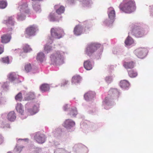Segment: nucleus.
<instances>
[{"mask_svg": "<svg viewBox=\"0 0 153 153\" xmlns=\"http://www.w3.org/2000/svg\"><path fill=\"white\" fill-rule=\"evenodd\" d=\"M67 53L62 51H57L51 55L50 58L51 63L53 65H58L64 63V55Z\"/></svg>", "mask_w": 153, "mask_h": 153, "instance_id": "f257e3e1", "label": "nucleus"}, {"mask_svg": "<svg viewBox=\"0 0 153 153\" xmlns=\"http://www.w3.org/2000/svg\"><path fill=\"white\" fill-rule=\"evenodd\" d=\"M120 10L126 13H131L136 9L134 1L132 0H124L119 6Z\"/></svg>", "mask_w": 153, "mask_h": 153, "instance_id": "f03ea898", "label": "nucleus"}, {"mask_svg": "<svg viewBox=\"0 0 153 153\" xmlns=\"http://www.w3.org/2000/svg\"><path fill=\"white\" fill-rule=\"evenodd\" d=\"M100 46V44L91 43L87 45L85 50V53L87 56H92L97 49Z\"/></svg>", "mask_w": 153, "mask_h": 153, "instance_id": "7ed1b4c3", "label": "nucleus"}, {"mask_svg": "<svg viewBox=\"0 0 153 153\" xmlns=\"http://www.w3.org/2000/svg\"><path fill=\"white\" fill-rule=\"evenodd\" d=\"M51 37L50 39L51 38L53 40V38L59 39L65 35L63 29L59 27L52 28L51 29Z\"/></svg>", "mask_w": 153, "mask_h": 153, "instance_id": "20e7f679", "label": "nucleus"}, {"mask_svg": "<svg viewBox=\"0 0 153 153\" xmlns=\"http://www.w3.org/2000/svg\"><path fill=\"white\" fill-rule=\"evenodd\" d=\"M39 105L38 102H28L25 105V107L30 114L33 115L38 112Z\"/></svg>", "mask_w": 153, "mask_h": 153, "instance_id": "39448f33", "label": "nucleus"}, {"mask_svg": "<svg viewBox=\"0 0 153 153\" xmlns=\"http://www.w3.org/2000/svg\"><path fill=\"white\" fill-rule=\"evenodd\" d=\"M108 13L109 18L110 19V21L108 23L106 22L108 21V20H105L103 21V23L104 25L109 26L112 25L115 19V13L114 8L112 7L109 8L108 10Z\"/></svg>", "mask_w": 153, "mask_h": 153, "instance_id": "423d86ee", "label": "nucleus"}, {"mask_svg": "<svg viewBox=\"0 0 153 153\" xmlns=\"http://www.w3.org/2000/svg\"><path fill=\"white\" fill-rule=\"evenodd\" d=\"M38 30L37 26L36 25H33L27 27L25 30V34L29 37L34 36Z\"/></svg>", "mask_w": 153, "mask_h": 153, "instance_id": "0eeeda50", "label": "nucleus"}, {"mask_svg": "<svg viewBox=\"0 0 153 153\" xmlns=\"http://www.w3.org/2000/svg\"><path fill=\"white\" fill-rule=\"evenodd\" d=\"M148 52L147 49L145 48H140L136 49L134 51V53L139 58H143Z\"/></svg>", "mask_w": 153, "mask_h": 153, "instance_id": "6e6552de", "label": "nucleus"}, {"mask_svg": "<svg viewBox=\"0 0 153 153\" xmlns=\"http://www.w3.org/2000/svg\"><path fill=\"white\" fill-rule=\"evenodd\" d=\"M131 33L137 37H140L144 35V32L142 28L135 26L132 29Z\"/></svg>", "mask_w": 153, "mask_h": 153, "instance_id": "1a4fd4ad", "label": "nucleus"}, {"mask_svg": "<svg viewBox=\"0 0 153 153\" xmlns=\"http://www.w3.org/2000/svg\"><path fill=\"white\" fill-rule=\"evenodd\" d=\"M75 125V122L70 119L65 120L62 124L63 126L70 131L73 130L72 128L74 127Z\"/></svg>", "mask_w": 153, "mask_h": 153, "instance_id": "9d476101", "label": "nucleus"}, {"mask_svg": "<svg viewBox=\"0 0 153 153\" xmlns=\"http://www.w3.org/2000/svg\"><path fill=\"white\" fill-rule=\"evenodd\" d=\"M3 23L9 27L7 29V31L8 32L10 33L13 30L12 26L14 25L15 23L14 17L13 16L9 17L7 19L4 21Z\"/></svg>", "mask_w": 153, "mask_h": 153, "instance_id": "9b49d317", "label": "nucleus"}, {"mask_svg": "<svg viewBox=\"0 0 153 153\" xmlns=\"http://www.w3.org/2000/svg\"><path fill=\"white\" fill-rule=\"evenodd\" d=\"M85 31L83 26L79 25H76L74 30V33L75 35L78 36L83 33Z\"/></svg>", "mask_w": 153, "mask_h": 153, "instance_id": "f8f14e48", "label": "nucleus"}, {"mask_svg": "<svg viewBox=\"0 0 153 153\" xmlns=\"http://www.w3.org/2000/svg\"><path fill=\"white\" fill-rule=\"evenodd\" d=\"M34 139L37 143H44L45 140V135L39 132H37L35 134Z\"/></svg>", "mask_w": 153, "mask_h": 153, "instance_id": "ddd939ff", "label": "nucleus"}, {"mask_svg": "<svg viewBox=\"0 0 153 153\" xmlns=\"http://www.w3.org/2000/svg\"><path fill=\"white\" fill-rule=\"evenodd\" d=\"M110 96H108L105 97V100L103 102V105L106 109H108L110 108V106L114 104V103L111 100Z\"/></svg>", "mask_w": 153, "mask_h": 153, "instance_id": "4468645a", "label": "nucleus"}, {"mask_svg": "<svg viewBox=\"0 0 153 153\" xmlns=\"http://www.w3.org/2000/svg\"><path fill=\"white\" fill-rule=\"evenodd\" d=\"M50 41L49 43H47L45 46L44 49L45 51L47 53H49L52 51L53 48H55L54 45L52 44L53 39L51 38L50 39Z\"/></svg>", "mask_w": 153, "mask_h": 153, "instance_id": "2eb2a0df", "label": "nucleus"}, {"mask_svg": "<svg viewBox=\"0 0 153 153\" xmlns=\"http://www.w3.org/2000/svg\"><path fill=\"white\" fill-rule=\"evenodd\" d=\"M95 94L94 92L88 91L84 94V99L87 101H91L94 98Z\"/></svg>", "mask_w": 153, "mask_h": 153, "instance_id": "dca6fc26", "label": "nucleus"}, {"mask_svg": "<svg viewBox=\"0 0 153 153\" xmlns=\"http://www.w3.org/2000/svg\"><path fill=\"white\" fill-rule=\"evenodd\" d=\"M19 12L27 13L29 12V10L28 8L27 3L25 2L21 4L19 7Z\"/></svg>", "mask_w": 153, "mask_h": 153, "instance_id": "f3484780", "label": "nucleus"}, {"mask_svg": "<svg viewBox=\"0 0 153 153\" xmlns=\"http://www.w3.org/2000/svg\"><path fill=\"white\" fill-rule=\"evenodd\" d=\"M80 4L84 7H91L93 3L91 0H79Z\"/></svg>", "mask_w": 153, "mask_h": 153, "instance_id": "a211bd4d", "label": "nucleus"}, {"mask_svg": "<svg viewBox=\"0 0 153 153\" xmlns=\"http://www.w3.org/2000/svg\"><path fill=\"white\" fill-rule=\"evenodd\" d=\"M9 79L12 81H16L18 82L19 79V76L14 72H12L9 74L8 75Z\"/></svg>", "mask_w": 153, "mask_h": 153, "instance_id": "6ab92c4d", "label": "nucleus"}, {"mask_svg": "<svg viewBox=\"0 0 153 153\" xmlns=\"http://www.w3.org/2000/svg\"><path fill=\"white\" fill-rule=\"evenodd\" d=\"M84 66L86 70H90L92 68L93 65L89 60H88L84 61Z\"/></svg>", "mask_w": 153, "mask_h": 153, "instance_id": "aec40b11", "label": "nucleus"}, {"mask_svg": "<svg viewBox=\"0 0 153 153\" xmlns=\"http://www.w3.org/2000/svg\"><path fill=\"white\" fill-rule=\"evenodd\" d=\"M1 42L4 43H7L9 42L11 39V36L10 34H6L4 35L1 37Z\"/></svg>", "mask_w": 153, "mask_h": 153, "instance_id": "412c9836", "label": "nucleus"}, {"mask_svg": "<svg viewBox=\"0 0 153 153\" xmlns=\"http://www.w3.org/2000/svg\"><path fill=\"white\" fill-rule=\"evenodd\" d=\"M16 118V114L14 111L9 112L7 116V118L10 121H14Z\"/></svg>", "mask_w": 153, "mask_h": 153, "instance_id": "4be33fe9", "label": "nucleus"}, {"mask_svg": "<svg viewBox=\"0 0 153 153\" xmlns=\"http://www.w3.org/2000/svg\"><path fill=\"white\" fill-rule=\"evenodd\" d=\"M16 109L18 113H19L22 116L24 115V109L23 106L20 103L17 104L16 106Z\"/></svg>", "mask_w": 153, "mask_h": 153, "instance_id": "5701e85b", "label": "nucleus"}, {"mask_svg": "<svg viewBox=\"0 0 153 153\" xmlns=\"http://www.w3.org/2000/svg\"><path fill=\"white\" fill-rule=\"evenodd\" d=\"M120 86L123 89H127L129 86V83L128 81L126 80H121L120 82Z\"/></svg>", "mask_w": 153, "mask_h": 153, "instance_id": "b1692460", "label": "nucleus"}, {"mask_svg": "<svg viewBox=\"0 0 153 153\" xmlns=\"http://www.w3.org/2000/svg\"><path fill=\"white\" fill-rule=\"evenodd\" d=\"M35 98L34 93L33 92H30L27 94L26 96L24 98V100L28 101L33 100Z\"/></svg>", "mask_w": 153, "mask_h": 153, "instance_id": "393cba45", "label": "nucleus"}, {"mask_svg": "<svg viewBox=\"0 0 153 153\" xmlns=\"http://www.w3.org/2000/svg\"><path fill=\"white\" fill-rule=\"evenodd\" d=\"M87 148L85 146L80 145L78 146L76 151L77 153H86L87 152Z\"/></svg>", "mask_w": 153, "mask_h": 153, "instance_id": "a878e982", "label": "nucleus"}, {"mask_svg": "<svg viewBox=\"0 0 153 153\" xmlns=\"http://www.w3.org/2000/svg\"><path fill=\"white\" fill-rule=\"evenodd\" d=\"M33 9L37 13H40L41 11L40 5L37 2H32Z\"/></svg>", "mask_w": 153, "mask_h": 153, "instance_id": "bb28decb", "label": "nucleus"}, {"mask_svg": "<svg viewBox=\"0 0 153 153\" xmlns=\"http://www.w3.org/2000/svg\"><path fill=\"white\" fill-rule=\"evenodd\" d=\"M81 80V78L79 76H75L72 77V83L73 84L77 85L80 82Z\"/></svg>", "mask_w": 153, "mask_h": 153, "instance_id": "cd10ccee", "label": "nucleus"}, {"mask_svg": "<svg viewBox=\"0 0 153 153\" xmlns=\"http://www.w3.org/2000/svg\"><path fill=\"white\" fill-rule=\"evenodd\" d=\"M36 58L37 61L41 62H43L45 59V56L44 54L42 52L38 53Z\"/></svg>", "mask_w": 153, "mask_h": 153, "instance_id": "c85d7f7f", "label": "nucleus"}, {"mask_svg": "<svg viewBox=\"0 0 153 153\" xmlns=\"http://www.w3.org/2000/svg\"><path fill=\"white\" fill-rule=\"evenodd\" d=\"M55 9H56V12L58 14H60L63 13L65 10L64 7L60 6L59 5H56L54 6Z\"/></svg>", "mask_w": 153, "mask_h": 153, "instance_id": "c756f323", "label": "nucleus"}, {"mask_svg": "<svg viewBox=\"0 0 153 153\" xmlns=\"http://www.w3.org/2000/svg\"><path fill=\"white\" fill-rule=\"evenodd\" d=\"M25 13L19 12L17 14L16 18L19 21H22L24 20L25 18Z\"/></svg>", "mask_w": 153, "mask_h": 153, "instance_id": "7c9ffc66", "label": "nucleus"}, {"mask_svg": "<svg viewBox=\"0 0 153 153\" xmlns=\"http://www.w3.org/2000/svg\"><path fill=\"white\" fill-rule=\"evenodd\" d=\"M109 93L111 94V96L117 97L119 94V92L116 88H111L109 91Z\"/></svg>", "mask_w": 153, "mask_h": 153, "instance_id": "2f4dec72", "label": "nucleus"}, {"mask_svg": "<svg viewBox=\"0 0 153 153\" xmlns=\"http://www.w3.org/2000/svg\"><path fill=\"white\" fill-rule=\"evenodd\" d=\"M69 114L71 117H74L77 114L78 112L76 108L73 107L69 109Z\"/></svg>", "mask_w": 153, "mask_h": 153, "instance_id": "473e14b6", "label": "nucleus"}, {"mask_svg": "<svg viewBox=\"0 0 153 153\" xmlns=\"http://www.w3.org/2000/svg\"><path fill=\"white\" fill-rule=\"evenodd\" d=\"M40 88L42 92H44L48 91L49 90L50 87L48 84H44L40 86Z\"/></svg>", "mask_w": 153, "mask_h": 153, "instance_id": "72a5a7b5", "label": "nucleus"}, {"mask_svg": "<svg viewBox=\"0 0 153 153\" xmlns=\"http://www.w3.org/2000/svg\"><path fill=\"white\" fill-rule=\"evenodd\" d=\"M48 19L51 21H59L60 20L59 19L57 18L55 13H50L48 17Z\"/></svg>", "mask_w": 153, "mask_h": 153, "instance_id": "f704fd0d", "label": "nucleus"}, {"mask_svg": "<svg viewBox=\"0 0 153 153\" xmlns=\"http://www.w3.org/2000/svg\"><path fill=\"white\" fill-rule=\"evenodd\" d=\"M134 41L133 39L130 36H128L126 39L125 43L126 45L129 46L133 44Z\"/></svg>", "mask_w": 153, "mask_h": 153, "instance_id": "c9c22d12", "label": "nucleus"}, {"mask_svg": "<svg viewBox=\"0 0 153 153\" xmlns=\"http://www.w3.org/2000/svg\"><path fill=\"white\" fill-rule=\"evenodd\" d=\"M123 66L126 69L132 68L134 67V64L132 61L129 62H125L123 64Z\"/></svg>", "mask_w": 153, "mask_h": 153, "instance_id": "e433bc0d", "label": "nucleus"}, {"mask_svg": "<svg viewBox=\"0 0 153 153\" xmlns=\"http://www.w3.org/2000/svg\"><path fill=\"white\" fill-rule=\"evenodd\" d=\"M65 148H58L54 151V153H70Z\"/></svg>", "mask_w": 153, "mask_h": 153, "instance_id": "4c0bfd02", "label": "nucleus"}, {"mask_svg": "<svg viewBox=\"0 0 153 153\" xmlns=\"http://www.w3.org/2000/svg\"><path fill=\"white\" fill-rule=\"evenodd\" d=\"M114 77L113 76H107L105 77V80L107 83H110L112 81Z\"/></svg>", "mask_w": 153, "mask_h": 153, "instance_id": "58836bf2", "label": "nucleus"}, {"mask_svg": "<svg viewBox=\"0 0 153 153\" xmlns=\"http://www.w3.org/2000/svg\"><path fill=\"white\" fill-rule=\"evenodd\" d=\"M23 50L24 52L25 53L30 52L32 51L31 48L27 44L24 45L23 47Z\"/></svg>", "mask_w": 153, "mask_h": 153, "instance_id": "ea45409f", "label": "nucleus"}, {"mask_svg": "<svg viewBox=\"0 0 153 153\" xmlns=\"http://www.w3.org/2000/svg\"><path fill=\"white\" fill-rule=\"evenodd\" d=\"M23 99V97L21 92H19L15 96V100L18 101L20 102Z\"/></svg>", "mask_w": 153, "mask_h": 153, "instance_id": "a19ab883", "label": "nucleus"}, {"mask_svg": "<svg viewBox=\"0 0 153 153\" xmlns=\"http://www.w3.org/2000/svg\"><path fill=\"white\" fill-rule=\"evenodd\" d=\"M128 74L129 76L131 78L135 77L137 75V72L133 70H131L128 71Z\"/></svg>", "mask_w": 153, "mask_h": 153, "instance_id": "79ce46f5", "label": "nucleus"}, {"mask_svg": "<svg viewBox=\"0 0 153 153\" xmlns=\"http://www.w3.org/2000/svg\"><path fill=\"white\" fill-rule=\"evenodd\" d=\"M7 5V2L5 0L0 1V8L4 9Z\"/></svg>", "mask_w": 153, "mask_h": 153, "instance_id": "37998d69", "label": "nucleus"}, {"mask_svg": "<svg viewBox=\"0 0 153 153\" xmlns=\"http://www.w3.org/2000/svg\"><path fill=\"white\" fill-rule=\"evenodd\" d=\"M9 86V83L7 82H6L2 83L1 87L5 90L8 89Z\"/></svg>", "mask_w": 153, "mask_h": 153, "instance_id": "c03bdc74", "label": "nucleus"}, {"mask_svg": "<svg viewBox=\"0 0 153 153\" xmlns=\"http://www.w3.org/2000/svg\"><path fill=\"white\" fill-rule=\"evenodd\" d=\"M1 61L4 63L8 64L9 63L8 57H6L2 58L1 60Z\"/></svg>", "mask_w": 153, "mask_h": 153, "instance_id": "a18cd8bd", "label": "nucleus"}, {"mask_svg": "<svg viewBox=\"0 0 153 153\" xmlns=\"http://www.w3.org/2000/svg\"><path fill=\"white\" fill-rule=\"evenodd\" d=\"M25 69L27 72L30 71L31 69V67L30 64H28L25 65Z\"/></svg>", "mask_w": 153, "mask_h": 153, "instance_id": "49530a36", "label": "nucleus"}, {"mask_svg": "<svg viewBox=\"0 0 153 153\" xmlns=\"http://www.w3.org/2000/svg\"><path fill=\"white\" fill-rule=\"evenodd\" d=\"M22 148L23 147L21 146H17L15 149V150L17 153H20L22 151Z\"/></svg>", "mask_w": 153, "mask_h": 153, "instance_id": "de8ad7c7", "label": "nucleus"}, {"mask_svg": "<svg viewBox=\"0 0 153 153\" xmlns=\"http://www.w3.org/2000/svg\"><path fill=\"white\" fill-rule=\"evenodd\" d=\"M150 15L151 16L153 17V5H152L151 7Z\"/></svg>", "mask_w": 153, "mask_h": 153, "instance_id": "09e8293b", "label": "nucleus"}, {"mask_svg": "<svg viewBox=\"0 0 153 153\" xmlns=\"http://www.w3.org/2000/svg\"><path fill=\"white\" fill-rule=\"evenodd\" d=\"M68 81L67 80H65L63 81V82L61 84V86H64L68 84Z\"/></svg>", "mask_w": 153, "mask_h": 153, "instance_id": "8fccbe9b", "label": "nucleus"}, {"mask_svg": "<svg viewBox=\"0 0 153 153\" xmlns=\"http://www.w3.org/2000/svg\"><path fill=\"white\" fill-rule=\"evenodd\" d=\"M28 140V139L27 138L24 139H18V142L20 141H22V142H27Z\"/></svg>", "mask_w": 153, "mask_h": 153, "instance_id": "3c124183", "label": "nucleus"}, {"mask_svg": "<svg viewBox=\"0 0 153 153\" xmlns=\"http://www.w3.org/2000/svg\"><path fill=\"white\" fill-rule=\"evenodd\" d=\"M34 149H35V148H34ZM35 151H36V153H39V152L41 151V149L38 147H36V150Z\"/></svg>", "mask_w": 153, "mask_h": 153, "instance_id": "603ef678", "label": "nucleus"}, {"mask_svg": "<svg viewBox=\"0 0 153 153\" xmlns=\"http://www.w3.org/2000/svg\"><path fill=\"white\" fill-rule=\"evenodd\" d=\"M3 52V46L2 45L0 44V54L2 53Z\"/></svg>", "mask_w": 153, "mask_h": 153, "instance_id": "864d4df0", "label": "nucleus"}, {"mask_svg": "<svg viewBox=\"0 0 153 153\" xmlns=\"http://www.w3.org/2000/svg\"><path fill=\"white\" fill-rule=\"evenodd\" d=\"M12 51L15 52V53H20L21 51V50L19 48L18 49H13Z\"/></svg>", "mask_w": 153, "mask_h": 153, "instance_id": "5fc2aeb1", "label": "nucleus"}, {"mask_svg": "<svg viewBox=\"0 0 153 153\" xmlns=\"http://www.w3.org/2000/svg\"><path fill=\"white\" fill-rule=\"evenodd\" d=\"M69 107V105L65 104L63 106V109L64 111H66L67 110V108Z\"/></svg>", "mask_w": 153, "mask_h": 153, "instance_id": "6e6d98bb", "label": "nucleus"}, {"mask_svg": "<svg viewBox=\"0 0 153 153\" xmlns=\"http://www.w3.org/2000/svg\"><path fill=\"white\" fill-rule=\"evenodd\" d=\"M3 137L1 135H0V144L3 143Z\"/></svg>", "mask_w": 153, "mask_h": 153, "instance_id": "4d7b16f0", "label": "nucleus"}, {"mask_svg": "<svg viewBox=\"0 0 153 153\" xmlns=\"http://www.w3.org/2000/svg\"><path fill=\"white\" fill-rule=\"evenodd\" d=\"M68 3L70 4H71L74 3V0H68Z\"/></svg>", "mask_w": 153, "mask_h": 153, "instance_id": "13d9d810", "label": "nucleus"}, {"mask_svg": "<svg viewBox=\"0 0 153 153\" xmlns=\"http://www.w3.org/2000/svg\"><path fill=\"white\" fill-rule=\"evenodd\" d=\"M42 0H32V1H33V2H36V1H41Z\"/></svg>", "mask_w": 153, "mask_h": 153, "instance_id": "bf43d9fd", "label": "nucleus"}, {"mask_svg": "<svg viewBox=\"0 0 153 153\" xmlns=\"http://www.w3.org/2000/svg\"><path fill=\"white\" fill-rule=\"evenodd\" d=\"M106 20H108V21H107V22H107V23H109V22L110 21V19H106Z\"/></svg>", "mask_w": 153, "mask_h": 153, "instance_id": "052dcab7", "label": "nucleus"}, {"mask_svg": "<svg viewBox=\"0 0 153 153\" xmlns=\"http://www.w3.org/2000/svg\"><path fill=\"white\" fill-rule=\"evenodd\" d=\"M21 118L22 119H25V118L26 117V116H25L24 117H21Z\"/></svg>", "mask_w": 153, "mask_h": 153, "instance_id": "680f3d73", "label": "nucleus"}, {"mask_svg": "<svg viewBox=\"0 0 153 153\" xmlns=\"http://www.w3.org/2000/svg\"><path fill=\"white\" fill-rule=\"evenodd\" d=\"M2 84V83H0V87L1 86Z\"/></svg>", "mask_w": 153, "mask_h": 153, "instance_id": "e2e57ef3", "label": "nucleus"}, {"mask_svg": "<svg viewBox=\"0 0 153 153\" xmlns=\"http://www.w3.org/2000/svg\"><path fill=\"white\" fill-rule=\"evenodd\" d=\"M2 95V94L1 93H0V97Z\"/></svg>", "mask_w": 153, "mask_h": 153, "instance_id": "0e129e2a", "label": "nucleus"}, {"mask_svg": "<svg viewBox=\"0 0 153 153\" xmlns=\"http://www.w3.org/2000/svg\"><path fill=\"white\" fill-rule=\"evenodd\" d=\"M7 153H12L11 152H7Z\"/></svg>", "mask_w": 153, "mask_h": 153, "instance_id": "69168bd1", "label": "nucleus"}, {"mask_svg": "<svg viewBox=\"0 0 153 153\" xmlns=\"http://www.w3.org/2000/svg\"><path fill=\"white\" fill-rule=\"evenodd\" d=\"M1 103V102H0V104L1 103Z\"/></svg>", "mask_w": 153, "mask_h": 153, "instance_id": "338daca9", "label": "nucleus"}]
</instances>
